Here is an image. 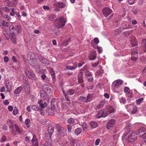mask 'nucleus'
<instances>
[{
  "mask_svg": "<svg viewBox=\"0 0 146 146\" xmlns=\"http://www.w3.org/2000/svg\"><path fill=\"white\" fill-rule=\"evenodd\" d=\"M67 128L68 131L69 132H71L72 129V127L71 125H68L67 126Z\"/></svg>",
  "mask_w": 146,
  "mask_h": 146,
  "instance_id": "052dcab7",
  "label": "nucleus"
},
{
  "mask_svg": "<svg viewBox=\"0 0 146 146\" xmlns=\"http://www.w3.org/2000/svg\"><path fill=\"white\" fill-rule=\"evenodd\" d=\"M75 93V90L73 89H71L66 92L67 95H72L74 94Z\"/></svg>",
  "mask_w": 146,
  "mask_h": 146,
  "instance_id": "f704fd0d",
  "label": "nucleus"
},
{
  "mask_svg": "<svg viewBox=\"0 0 146 146\" xmlns=\"http://www.w3.org/2000/svg\"><path fill=\"white\" fill-rule=\"evenodd\" d=\"M133 110L131 111V113L132 114L135 113L137 111V107L136 106H134L133 107Z\"/></svg>",
  "mask_w": 146,
  "mask_h": 146,
  "instance_id": "a18cd8bd",
  "label": "nucleus"
},
{
  "mask_svg": "<svg viewBox=\"0 0 146 146\" xmlns=\"http://www.w3.org/2000/svg\"><path fill=\"white\" fill-rule=\"evenodd\" d=\"M128 139L131 142H133L137 138V135L135 132L132 131L128 132L127 133Z\"/></svg>",
  "mask_w": 146,
  "mask_h": 146,
  "instance_id": "7ed1b4c3",
  "label": "nucleus"
},
{
  "mask_svg": "<svg viewBox=\"0 0 146 146\" xmlns=\"http://www.w3.org/2000/svg\"><path fill=\"white\" fill-rule=\"evenodd\" d=\"M131 33V31H128L126 32H124L123 34L124 35H125V36H127L128 35H129L130 33Z\"/></svg>",
  "mask_w": 146,
  "mask_h": 146,
  "instance_id": "69168bd1",
  "label": "nucleus"
},
{
  "mask_svg": "<svg viewBox=\"0 0 146 146\" xmlns=\"http://www.w3.org/2000/svg\"><path fill=\"white\" fill-rule=\"evenodd\" d=\"M90 127L92 129L96 128L97 126V123L95 121H91L90 123Z\"/></svg>",
  "mask_w": 146,
  "mask_h": 146,
  "instance_id": "aec40b11",
  "label": "nucleus"
},
{
  "mask_svg": "<svg viewBox=\"0 0 146 146\" xmlns=\"http://www.w3.org/2000/svg\"><path fill=\"white\" fill-rule=\"evenodd\" d=\"M43 89L44 91L46 92V93H50L51 91L50 88L47 85H45L43 86Z\"/></svg>",
  "mask_w": 146,
  "mask_h": 146,
  "instance_id": "f3484780",
  "label": "nucleus"
},
{
  "mask_svg": "<svg viewBox=\"0 0 146 146\" xmlns=\"http://www.w3.org/2000/svg\"><path fill=\"white\" fill-rule=\"evenodd\" d=\"M89 58L91 60H94L96 58V53L93 52H91L90 55L89 56Z\"/></svg>",
  "mask_w": 146,
  "mask_h": 146,
  "instance_id": "a211bd4d",
  "label": "nucleus"
},
{
  "mask_svg": "<svg viewBox=\"0 0 146 146\" xmlns=\"http://www.w3.org/2000/svg\"><path fill=\"white\" fill-rule=\"evenodd\" d=\"M3 33L5 35V38L7 40L9 39L10 36L9 34L8 33V31L7 30H5L3 32Z\"/></svg>",
  "mask_w": 146,
  "mask_h": 146,
  "instance_id": "c756f323",
  "label": "nucleus"
},
{
  "mask_svg": "<svg viewBox=\"0 0 146 146\" xmlns=\"http://www.w3.org/2000/svg\"><path fill=\"white\" fill-rule=\"evenodd\" d=\"M120 102L123 104H125L126 102V100L125 98L122 97L120 100Z\"/></svg>",
  "mask_w": 146,
  "mask_h": 146,
  "instance_id": "a19ab883",
  "label": "nucleus"
},
{
  "mask_svg": "<svg viewBox=\"0 0 146 146\" xmlns=\"http://www.w3.org/2000/svg\"><path fill=\"white\" fill-rule=\"evenodd\" d=\"M68 123L70 124H75V119L73 118H70L68 119Z\"/></svg>",
  "mask_w": 146,
  "mask_h": 146,
  "instance_id": "58836bf2",
  "label": "nucleus"
},
{
  "mask_svg": "<svg viewBox=\"0 0 146 146\" xmlns=\"http://www.w3.org/2000/svg\"><path fill=\"white\" fill-rule=\"evenodd\" d=\"M82 126L83 129H85L87 128L86 123L85 122H83L82 123Z\"/></svg>",
  "mask_w": 146,
  "mask_h": 146,
  "instance_id": "8fccbe9b",
  "label": "nucleus"
},
{
  "mask_svg": "<svg viewBox=\"0 0 146 146\" xmlns=\"http://www.w3.org/2000/svg\"><path fill=\"white\" fill-rule=\"evenodd\" d=\"M71 41V40L70 39H69L68 40H65L62 44V46H67Z\"/></svg>",
  "mask_w": 146,
  "mask_h": 146,
  "instance_id": "c9c22d12",
  "label": "nucleus"
},
{
  "mask_svg": "<svg viewBox=\"0 0 146 146\" xmlns=\"http://www.w3.org/2000/svg\"><path fill=\"white\" fill-rule=\"evenodd\" d=\"M106 101L105 100L102 101L96 107V109H100L103 107L105 104L106 103Z\"/></svg>",
  "mask_w": 146,
  "mask_h": 146,
  "instance_id": "dca6fc26",
  "label": "nucleus"
},
{
  "mask_svg": "<svg viewBox=\"0 0 146 146\" xmlns=\"http://www.w3.org/2000/svg\"><path fill=\"white\" fill-rule=\"evenodd\" d=\"M3 18L5 19H7V21L10 20L11 19V17H10L8 15H4L3 16Z\"/></svg>",
  "mask_w": 146,
  "mask_h": 146,
  "instance_id": "603ef678",
  "label": "nucleus"
},
{
  "mask_svg": "<svg viewBox=\"0 0 146 146\" xmlns=\"http://www.w3.org/2000/svg\"><path fill=\"white\" fill-rule=\"evenodd\" d=\"M46 94L47 93L44 92V91H42L41 92L40 96L41 98L44 100L46 99Z\"/></svg>",
  "mask_w": 146,
  "mask_h": 146,
  "instance_id": "a878e982",
  "label": "nucleus"
},
{
  "mask_svg": "<svg viewBox=\"0 0 146 146\" xmlns=\"http://www.w3.org/2000/svg\"><path fill=\"white\" fill-rule=\"evenodd\" d=\"M38 103L39 104V106L40 107V108L41 109L45 108L47 106V105L46 103L44 102L43 103L41 100L39 101Z\"/></svg>",
  "mask_w": 146,
  "mask_h": 146,
  "instance_id": "4468645a",
  "label": "nucleus"
},
{
  "mask_svg": "<svg viewBox=\"0 0 146 146\" xmlns=\"http://www.w3.org/2000/svg\"><path fill=\"white\" fill-rule=\"evenodd\" d=\"M70 143L72 146H74L76 143L75 140L74 139H70Z\"/></svg>",
  "mask_w": 146,
  "mask_h": 146,
  "instance_id": "37998d69",
  "label": "nucleus"
},
{
  "mask_svg": "<svg viewBox=\"0 0 146 146\" xmlns=\"http://www.w3.org/2000/svg\"><path fill=\"white\" fill-rule=\"evenodd\" d=\"M30 122V120L29 119H26L25 121V123L28 127H30V126L29 125V123Z\"/></svg>",
  "mask_w": 146,
  "mask_h": 146,
  "instance_id": "09e8293b",
  "label": "nucleus"
},
{
  "mask_svg": "<svg viewBox=\"0 0 146 146\" xmlns=\"http://www.w3.org/2000/svg\"><path fill=\"white\" fill-rule=\"evenodd\" d=\"M82 131V129L80 128L76 129L75 131V133L77 135H79L80 133Z\"/></svg>",
  "mask_w": 146,
  "mask_h": 146,
  "instance_id": "4c0bfd02",
  "label": "nucleus"
},
{
  "mask_svg": "<svg viewBox=\"0 0 146 146\" xmlns=\"http://www.w3.org/2000/svg\"><path fill=\"white\" fill-rule=\"evenodd\" d=\"M62 107L63 109L65 110H68L69 109L68 107L66 104H62Z\"/></svg>",
  "mask_w": 146,
  "mask_h": 146,
  "instance_id": "6e6d98bb",
  "label": "nucleus"
},
{
  "mask_svg": "<svg viewBox=\"0 0 146 146\" xmlns=\"http://www.w3.org/2000/svg\"><path fill=\"white\" fill-rule=\"evenodd\" d=\"M54 5L55 7L61 8H64L66 7V5L63 2H57L56 1L54 2Z\"/></svg>",
  "mask_w": 146,
  "mask_h": 146,
  "instance_id": "6e6552de",
  "label": "nucleus"
},
{
  "mask_svg": "<svg viewBox=\"0 0 146 146\" xmlns=\"http://www.w3.org/2000/svg\"><path fill=\"white\" fill-rule=\"evenodd\" d=\"M18 110L17 108L15 109L13 111V114L14 115H16L18 113Z\"/></svg>",
  "mask_w": 146,
  "mask_h": 146,
  "instance_id": "864d4df0",
  "label": "nucleus"
},
{
  "mask_svg": "<svg viewBox=\"0 0 146 146\" xmlns=\"http://www.w3.org/2000/svg\"><path fill=\"white\" fill-rule=\"evenodd\" d=\"M78 78L79 83L83 82V74L82 72H80L78 75Z\"/></svg>",
  "mask_w": 146,
  "mask_h": 146,
  "instance_id": "6ab92c4d",
  "label": "nucleus"
},
{
  "mask_svg": "<svg viewBox=\"0 0 146 146\" xmlns=\"http://www.w3.org/2000/svg\"><path fill=\"white\" fill-rule=\"evenodd\" d=\"M128 3L130 5L133 4L134 3V0H127Z\"/></svg>",
  "mask_w": 146,
  "mask_h": 146,
  "instance_id": "680f3d73",
  "label": "nucleus"
},
{
  "mask_svg": "<svg viewBox=\"0 0 146 146\" xmlns=\"http://www.w3.org/2000/svg\"><path fill=\"white\" fill-rule=\"evenodd\" d=\"M6 86L7 88L8 89H10L12 87L11 83V82H8L6 83Z\"/></svg>",
  "mask_w": 146,
  "mask_h": 146,
  "instance_id": "49530a36",
  "label": "nucleus"
},
{
  "mask_svg": "<svg viewBox=\"0 0 146 146\" xmlns=\"http://www.w3.org/2000/svg\"><path fill=\"white\" fill-rule=\"evenodd\" d=\"M106 128L107 129H110L112 127H113L112 125L109 124L108 123H107L106 124Z\"/></svg>",
  "mask_w": 146,
  "mask_h": 146,
  "instance_id": "0e129e2a",
  "label": "nucleus"
},
{
  "mask_svg": "<svg viewBox=\"0 0 146 146\" xmlns=\"http://www.w3.org/2000/svg\"><path fill=\"white\" fill-rule=\"evenodd\" d=\"M4 10L7 12H8L10 11L9 9L7 7H3L0 8V12L1 13H2V11Z\"/></svg>",
  "mask_w": 146,
  "mask_h": 146,
  "instance_id": "7c9ffc66",
  "label": "nucleus"
},
{
  "mask_svg": "<svg viewBox=\"0 0 146 146\" xmlns=\"http://www.w3.org/2000/svg\"><path fill=\"white\" fill-rule=\"evenodd\" d=\"M9 30L13 35L15 36L16 26L15 27L13 25H10Z\"/></svg>",
  "mask_w": 146,
  "mask_h": 146,
  "instance_id": "ddd939ff",
  "label": "nucleus"
},
{
  "mask_svg": "<svg viewBox=\"0 0 146 146\" xmlns=\"http://www.w3.org/2000/svg\"><path fill=\"white\" fill-rule=\"evenodd\" d=\"M6 140V138L5 136H3L1 138V142H4Z\"/></svg>",
  "mask_w": 146,
  "mask_h": 146,
  "instance_id": "774afa93",
  "label": "nucleus"
},
{
  "mask_svg": "<svg viewBox=\"0 0 146 146\" xmlns=\"http://www.w3.org/2000/svg\"><path fill=\"white\" fill-rule=\"evenodd\" d=\"M39 59L41 62L43 64H45L47 62V59L42 56H40L39 57Z\"/></svg>",
  "mask_w": 146,
  "mask_h": 146,
  "instance_id": "c85d7f7f",
  "label": "nucleus"
},
{
  "mask_svg": "<svg viewBox=\"0 0 146 146\" xmlns=\"http://www.w3.org/2000/svg\"><path fill=\"white\" fill-rule=\"evenodd\" d=\"M112 12V11L108 7H105L102 10L104 16L107 17L111 14Z\"/></svg>",
  "mask_w": 146,
  "mask_h": 146,
  "instance_id": "39448f33",
  "label": "nucleus"
},
{
  "mask_svg": "<svg viewBox=\"0 0 146 146\" xmlns=\"http://www.w3.org/2000/svg\"><path fill=\"white\" fill-rule=\"evenodd\" d=\"M54 128L52 126H50L48 127V133L51 135L53 133L54 131Z\"/></svg>",
  "mask_w": 146,
  "mask_h": 146,
  "instance_id": "72a5a7b5",
  "label": "nucleus"
},
{
  "mask_svg": "<svg viewBox=\"0 0 146 146\" xmlns=\"http://www.w3.org/2000/svg\"><path fill=\"white\" fill-rule=\"evenodd\" d=\"M142 46L144 52H146V39H144L142 40Z\"/></svg>",
  "mask_w": 146,
  "mask_h": 146,
  "instance_id": "5701e85b",
  "label": "nucleus"
},
{
  "mask_svg": "<svg viewBox=\"0 0 146 146\" xmlns=\"http://www.w3.org/2000/svg\"><path fill=\"white\" fill-rule=\"evenodd\" d=\"M138 133L140 136L142 137L146 135V129L144 127H141L138 131Z\"/></svg>",
  "mask_w": 146,
  "mask_h": 146,
  "instance_id": "0eeeda50",
  "label": "nucleus"
},
{
  "mask_svg": "<svg viewBox=\"0 0 146 146\" xmlns=\"http://www.w3.org/2000/svg\"><path fill=\"white\" fill-rule=\"evenodd\" d=\"M92 75V73L89 71H87L85 72V76L88 79V81L89 82H92L93 80Z\"/></svg>",
  "mask_w": 146,
  "mask_h": 146,
  "instance_id": "1a4fd4ad",
  "label": "nucleus"
},
{
  "mask_svg": "<svg viewBox=\"0 0 146 146\" xmlns=\"http://www.w3.org/2000/svg\"><path fill=\"white\" fill-rule=\"evenodd\" d=\"M49 70L50 73V74L52 76V79L53 80L55 79V73L54 70H53L52 68H50L49 69Z\"/></svg>",
  "mask_w": 146,
  "mask_h": 146,
  "instance_id": "b1692460",
  "label": "nucleus"
},
{
  "mask_svg": "<svg viewBox=\"0 0 146 146\" xmlns=\"http://www.w3.org/2000/svg\"><path fill=\"white\" fill-rule=\"evenodd\" d=\"M93 98V95L91 94H89L88 95L85 102L88 103L90 102L92 99Z\"/></svg>",
  "mask_w": 146,
  "mask_h": 146,
  "instance_id": "2eb2a0df",
  "label": "nucleus"
},
{
  "mask_svg": "<svg viewBox=\"0 0 146 146\" xmlns=\"http://www.w3.org/2000/svg\"><path fill=\"white\" fill-rule=\"evenodd\" d=\"M138 47H135L133 49H131V59L133 61H136L138 58V53L136 51Z\"/></svg>",
  "mask_w": 146,
  "mask_h": 146,
  "instance_id": "20e7f679",
  "label": "nucleus"
},
{
  "mask_svg": "<svg viewBox=\"0 0 146 146\" xmlns=\"http://www.w3.org/2000/svg\"><path fill=\"white\" fill-rule=\"evenodd\" d=\"M1 25L3 27H8L9 26V23L5 20H2L1 21Z\"/></svg>",
  "mask_w": 146,
  "mask_h": 146,
  "instance_id": "412c9836",
  "label": "nucleus"
},
{
  "mask_svg": "<svg viewBox=\"0 0 146 146\" xmlns=\"http://www.w3.org/2000/svg\"><path fill=\"white\" fill-rule=\"evenodd\" d=\"M104 72V71L103 70L101 69L100 70H98L96 72V76H99L101 74H103Z\"/></svg>",
  "mask_w": 146,
  "mask_h": 146,
  "instance_id": "ea45409f",
  "label": "nucleus"
},
{
  "mask_svg": "<svg viewBox=\"0 0 146 146\" xmlns=\"http://www.w3.org/2000/svg\"><path fill=\"white\" fill-rule=\"evenodd\" d=\"M77 67V65L76 64H74L72 66L71 65L67 66H66V68L68 70H72L76 69V68Z\"/></svg>",
  "mask_w": 146,
  "mask_h": 146,
  "instance_id": "bb28decb",
  "label": "nucleus"
},
{
  "mask_svg": "<svg viewBox=\"0 0 146 146\" xmlns=\"http://www.w3.org/2000/svg\"><path fill=\"white\" fill-rule=\"evenodd\" d=\"M56 128L58 130V132H60L62 130V128L60 126L58 125L56 127Z\"/></svg>",
  "mask_w": 146,
  "mask_h": 146,
  "instance_id": "e2e57ef3",
  "label": "nucleus"
},
{
  "mask_svg": "<svg viewBox=\"0 0 146 146\" xmlns=\"http://www.w3.org/2000/svg\"><path fill=\"white\" fill-rule=\"evenodd\" d=\"M31 142L33 144V146H38V139L34 135L33 136V137L32 140Z\"/></svg>",
  "mask_w": 146,
  "mask_h": 146,
  "instance_id": "f8f14e48",
  "label": "nucleus"
},
{
  "mask_svg": "<svg viewBox=\"0 0 146 146\" xmlns=\"http://www.w3.org/2000/svg\"><path fill=\"white\" fill-rule=\"evenodd\" d=\"M94 41L96 44H98L99 42V39L97 38H95L94 39Z\"/></svg>",
  "mask_w": 146,
  "mask_h": 146,
  "instance_id": "bf43d9fd",
  "label": "nucleus"
},
{
  "mask_svg": "<svg viewBox=\"0 0 146 146\" xmlns=\"http://www.w3.org/2000/svg\"><path fill=\"white\" fill-rule=\"evenodd\" d=\"M78 100H79L82 101V102H84V101H86V98L85 97H84L82 96H80L78 98Z\"/></svg>",
  "mask_w": 146,
  "mask_h": 146,
  "instance_id": "de8ad7c7",
  "label": "nucleus"
},
{
  "mask_svg": "<svg viewBox=\"0 0 146 146\" xmlns=\"http://www.w3.org/2000/svg\"><path fill=\"white\" fill-rule=\"evenodd\" d=\"M32 109L35 111H39L40 110V108L37 105H33L32 106Z\"/></svg>",
  "mask_w": 146,
  "mask_h": 146,
  "instance_id": "2f4dec72",
  "label": "nucleus"
},
{
  "mask_svg": "<svg viewBox=\"0 0 146 146\" xmlns=\"http://www.w3.org/2000/svg\"><path fill=\"white\" fill-rule=\"evenodd\" d=\"M133 46H135L137 45V42L136 40H135L134 42H131Z\"/></svg>",
  "mask_w": 146,
  "mask_h": 146,
  "instance_id": "338daca9",
  "label": "nucleus"
},
{
  "mask_svg": "<svg viewBox=\"0 0 146 146\" xmlns=\"http://www.w3.org/2000/svg\"><path fill=\"white\" fill-rule=\"evenodd\" d=\"M29 63H30V64L33 66L35 67L36 68H38V66H37V61L35 60H33V58H30V60Z\"/></svg>",
  "mask_w": 146,
  "mask_h": 146,
  "instance_id": "9b49d317",
  "label": "nucleus"
},
{
  "mask_svg": "<svg viewBox=\"0 0 146 146\" xmlns=\"http://www.w3.org/2000/svg\"><path fill=\"white\" fill-rule=\"evenodd\" d=\"M22 89L23 88L21 86L17 87L14 91V94H17L19 93L22 91Z\"/></svg>",
  "mask_w": 146,
  "mask_h": 146,
  "instance_id": "4be33fe9",
  "label": "nucleus"
},
{
  "mask_svg": "<svg viewBox=\"0 0 146 146\" xmlns=\"http://www.w3.org/2000/svg\"><path fill=\"white\" fill-rule=\"evenodd\" d=\"M108 110L110 113L113 112L114 111V110L113 108L110 106H108Z\"/></svg>",
  "mask_w": 146,
  "mask_h": 146,
  "instance_id": "c03bdc74",
  "label": "nucleus"
},
{
  "mask_svg": "<svg viewBox=\"0 0 146 146\" xmlns=\"http://www.w3.org/2000/svg\"><path fill=\"white\" fill-rule=\"evenodd\" d=\"M41 146H51V141L46 142L45 143V145L42 144Z\"/></svg>",
  "mask_w": 146,
  "mask_h": 146,
  "instance_id": "5fc2aeb1",
  "label": "nucleus"
},
{
  "mask_svg": "<svg viewBox=\"0 0 146 146\" xmlns=\"http://www.w3.org/2000/svg\"><path fill=\"white\" fill-rule=\"evenodd\" d=\"M10 38L11 40L13 43H15L16 42V38L15 37H14V36H13V35L11 36Z\"/></svg>",
  "mask_w": 146,
  "mask_h": 146,
  "instance_id": "4d7b16f0",
  "label": "nucleus"
},
{
  "mask_svg": "<svg viewBox=\"0 0 146 146\" xmlns=\"http://www.w3.org/2000/svg\"><path fill=\"white\" fill-rule=\"evenodd\" d=\"M107 115V113L106 112H104L103 109L99 111L97 115V118H100L102 117H105Z\"/></svg>",
  "mask_w": 146,
  "mask_h": 146,
  "instance_id": "423d86ee",
  "label": "nucleus"
},
{
  "mask_svg": "<svg viewBox=\"0 0 146 146\" xmlns=\"http://www.w3.org/2000/svg\"><path fill=\"white\" fill-rule=\"evenodd\" d=\"M7 124L9 126V127L10 129H13L14 128V124L11 120L8 119L7 121Z\"/></svg>",
  "mask_w": 146,
  "mask_h": 146,
  "instance_id": "cd10ccee",
  "label": "nucleus"
},
{
  "mask_svg": "<svg viewBox=\"0 0 146 146\" xmlns=\"http://www.w3.org/2000/svg\"><path fill=\"white\" fill-rule=\"evenodd\" d=\"M143 100V98H140L137 100L136 101L137 104L138 105L140 104L141 103V101H142Z\"/></svg>",
  "mask_w": 146,
  "mask_h": 146,
  "instance_id": "3c124183",
  "label": "nucleus"
},
{
  "mask_svg": "<svg viewBox=\"0 0 146 146\" xmlns=\"http://www.w3.org/2000/svg\"><path fill=\"white\" fill-rule=\"evenodd\" d=\"M15 130L18 132H19V133H21L23 132V131L21 129H20L18 126L16 124H15Z\"/></svg>",
  "mask_w": 146,
  "mask_h": 146,
  "instance_id": "473e14b6",
  "label": "nucleus"
},
{
  "mask_svg": "<svg viewBox=\"0 0 146 146\" xmlns=\"http://www.w3.org/2000/svg\"><path fill=\"white\" fill-rule=\"evenodd\" d=\"M24 88L25 93L27 94H29V93L30 90V87L29 86H27V87H24Z\"/></svg>",
  "mask_w": 146,
  "mask_h": 146,
  "instance_id": "79ce46f5",
  "label": "nucleus"
},
{
  "mask_svg": "<svg viewBox=\"0 0 146 146\" xmlns=\"http://www.w3.org/2000/svg\"><path fill=\"white\" fill-rule=\"evenodd\" d=\"M66 23V20L63 17L57 18L54 23V25L56 27L61 28L64 26Z\"/></svg>",
  "mask_w": 146,
  "mask_h": 146,
  "instance_id": "f257e3e1",
  "label": "nucleus"
},
{
  "mask_svg": "<svg viewBox=\"0 0 146 146\" xmlns=\"http://www.w3.org/2000/svg\"><path fill=\"white\" fill-rule=\"evenodd\" d=\"M25 73L27 76L30 79H34L35 75L32 72L27 70L25 72Z\"/></svg>",
  "mask_w": 146,
  "mask_h": 146,
  "instance_id": "9d476101",
  "label": "nucleus"
},
{
  "mask_svg": "<svg viewBox=\"0 0 146 146\" xmlns=\"http://www.w3.org/2000/svg\"><path fill=\"white\" fill-rule=\"evenodd\" d=\"M21 28L20 25H17L16 26L15 35L17 33H19L21 32Z\"/></svg>",
  "mask_w": 146,
  "mask_h": 146,
  "instance_id": "393cba45",
  "label": "nucleus"
},
{
  "mask_svg": "<svg viewBox=\"0 0 146 146\" xmlns=\"http://www.w3.org/2000/svg\"><path fill=\"white\" fill-rule=\"evenodd\" d=\"M124 91L125 93H128L129 91V88L128 87H126L124 88Z\"/></svg>",
  "mask_w": 146,
  "mask_h": 146,
  "instance_id": "13d9d810",
  "label": "nucleus"
},
{
  "mask_svg": "<svg viewBox=\"0 0 146 146\" xmlns=\"http://www.w3.org/2000/svg\"><path fill=\"white\" fill-rule=\"evenodd\" d=\"M123 83L122 80H115L113 82V84L114 85V89L117 93H119L122 91V89L120 87V86Z\"/></svg>",
  "mask_w": 146,
  "mask_h": 146,
  "instance_id": "f03ea898",
  "label": "nucleus"
},
{
  "mask_svg": "<svg viewBox=\"0 0 146 146\" xmlns=\"http://www.w3.org/2000/svg\"><path fill=\"white\" fill-rule=\"evenodd\" d=\"M108 123L113 126L115 124L116 121L114 119H112L109 120Z\"/></svg>",
  "mask_w": 146,
  "mask_h": 146,
  "instance_id": "e433bc0d",
  "label": "nucleus"
}]
</instances>
